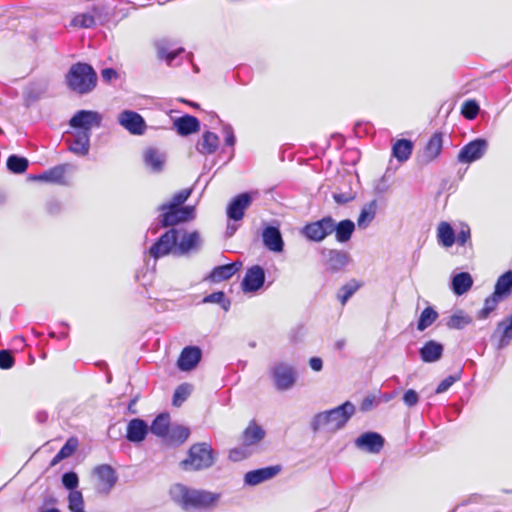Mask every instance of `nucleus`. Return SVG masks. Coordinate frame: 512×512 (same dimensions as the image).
<instances>
[{
    "instance_id": "f704fd0d",
    "label": "nucleus",
    "mask_w": 512,
    "mask_h": 512,
    "mask_svg": "<svg viewBox=\"0 0 512 512\" xmlns=\"http://www.w3.org/2000/svg\"><path fill=\"white\" fill-rule=\"evenodd\" d=\"M437 240L439 244L447 248L451 247L455 243V233L448 222L443 221L438 225Z\"/></svg>"
},
{
    "instance_id": "ddd939ff",
    "label": "nucleus",
    "mask_w": 512,
    "mask_h": 512,
    "mask_svg": "<svg viewBox=\"0 0 512 512\" xmlns=\"http://www.w3.org/2000/svg\"><path fill=\"white\" fill-rule=\"evenodd\" d=\"M252 204V197L249 193L237 195L227 207V216L234 221H240L245 215V211Z\"/></svg>"
},
{
    "instance_id": "052dcab7",
    "label": "nucleus",
    "mask_w": 512,
    "mask_h": 512,
    "mask_svg": "<svg viewBox=\"0 0 512 512\" xmlns=\"http://www.w3.org/2000/svg\"><path fill=\"white\" fill-rule=\"evenodd\" d=\"M333 199L338 204H346L354 199L351 193H334Z\"/></svg>"
},
{
    "instance_id": "7ed1b4c3",
    "label": "nucleus",
    "mask_w": 512,
    "mask_h": 512,
    "mask_svg": "<svg viewBox=\"0 0 512 512\" xmlns=\"http://www.w3.org/2000/svg\"><path fill=\"white\" fill-rule=\"evenodd\" d=\"M354 412V405L346 401L334 409L315 415L312 428L314 431L325 429L328 432H335L345 426Z\"/></svg>"
},
{
    "instance_id": "9d476101",
    "label": "nucleus",
    "mask_w": 512,
    "mask_h": 512,
    "mask_svg": "<svg viewBox=\"0 0 512 512\" xmlns=\"http://www.w3.org/2000/svg\"><path fill=\"white\" fill-rule=\"evenodd\" d=\"M487 148V141L485 139H475L467 143L458 154V161L461 163H472L480 159Z\"/></svg>"
},
{
    "instance_id": "9b49d317",
    "label": "nucleus",
    "mask_w": 512,
    "mask_h": 512,
    "mask_svg": "<svg viewBox=\"0 0 512 512\" xmlns=\"http://www.w3.org/2000/svg\"><path fill=\"white\" fill-rule=\"evenodd\" d=\"M119 123L133 135H142L146 130L143 117L137 112L125 110L119 115Z\"/></svg>"
},
{
    "instance_id": "4d7b16f0",
    "label": "nucleus",
    "mask_w": 512,
    "mask_h": 512,
    "mask_svg": "<svg viewBox=\"0 0 512 512\" xmlns=\"http://www.w3.org/2000/svg\"><path fill=\"white\" fill-rule=\"evenodd\" d=\"M403 402L406 406L408 407H413L415 406L418 401H419V396H418V393L413 390V389H409L407 390L404 395H403Z\"/></svg>"
},
{
    "instance_id": "bf43d9fd",
    "label": "nucleus",
    "mask_w": 512,
    "mask_h": 512,
    "mask_svg": "<svg viewBox=\"0 0 512 512\" xmlns=\"http://www.w3.org/2000/svg\"><path fill=\"white\" fill-rule=\"evenodd\" d=\"M470 236H471V234H470V229H469V227H468V226H466V227L462 228V229L459 231V233H458V235H457L456 240H457V242H458V244H459V245H462V246H463V245H465V244H466V242L470 239Z\"/></svg>"
},
{
    "instance_id": "6e6d98bb",
    "label": "nucleus",
    "mask_w": 512,
    "mask_h": 512,
    "mask_svg": "<svg viewBox=\"0 0 512 512\" xmlns=\"http://www.w3.org/2000/svg\"><path fill=\"white\" fill-rule=\"evenodd\" d=\"M15 359L10 351L1 350L0 351V368L7 370L14 366Z\"/></svg>"
},
{
    "instance_id": "c85d7f7f",
    "label": "nucleus",
    "mask_w": 512,
    "mask_h": 512,
    "mask_svg": "<svg viewBox=\"0 0 512 512\" xmlns=\"http://www.w3.org/2000/svg\"><path fill=\"white\" fill-rule=\"evenodd\" d=\"M378 203L377 200H371L366 203L357 218V225L359 228H366L370 225V223L374 220L377 213Z\"/></svg>"
},
{
    "instance_id": "37998d69",
    "label": "nucleus",
    "mask_w": 512,
    "mask_h": 512,
    "mask_svg": "<svg viewBox=\"0 0 512 512\" xmlns=\"http://www.w3.org/2000/svg\"><path fill=\"white\" fill-rule=\"evenodd\" d=\"M497 332L501 333L500 343L506 345L512 339V314L497 325Z\"/></svg>"
},
{
    "instance_id": "864d4df0",
    "label": "nucleus",
    "mask_w": 512,
    "mask_h": 512,
    "mask_svg": "<svg viewBox=\"0 0 512 512\" xmlns=\"http://www.w3.org/2000/svg\"><path fill=\"white\" fill-rule=\"evenodd\" d=\"M461 378V372H458L454 375H449L445 379H443L439 385L437 386L435 393L441 394L446 392L455 382L459 381Z\"/></svg>"
},
{
    "instance_id": "13d9d810",
    "label": "nucleus",
    "mask_w": 512,
    "mask_h": 512,
    "mask_svg": "<svg viewBox=\"0 0 512 512\" xmlns=\"http://www.w3.org/2000/svg\"><path fill=\"white\" fill-rule=\"evenodd\" d=\"M248 451L245 447L242 448H232L229 450V459L232 461H241L248 456Z\"/></svg>"
},
{
    "instance_id": "79ce46f5",
    "label": "nucleus",
    "mask_w": 512,
    "mask_h": 512,
    "mask_svg": "<svg viewBox=\"0 0 512 512\" xmlns=\"http://www.w3.org/2000/svg\"><path fill=\"white\" fill-rule=\"evenodd\" d=\"M7 168L16 174L24 173L28 168V160L24 157H19L17 155H11L7 159Z\"/></svg>"
},
{
    "instance_id": "bb28decb",
    "label": "nucleus",
    "mask_w": 512,
    "mask_h": 512,
    "mask_svg": "<svg viewBox=\"0 0 512 512\" xmlns=\"http://www.w3.org/2000/svg\"><path fill=\"white\" fill-rule=\"evenodd\" d=\"M263 242L271 251L280 252L283 249V240L278 228L269 226L263 232Z\"/></svg>"
},
{
    "instance_id": "3c124183",
    "label": "nucleus",
    "mask_w": 512,
    "mask_h": 512,
    "mask_svg": "<svg viewBox=\"0 0 512 512\" xmlns=\"http://www.w3.org/2000/svg\"><path fill=\"white\" fill-rule=\"evenodd\" d=\"M192 193L191 188H186L175 193L169 203H164V205L178 206L184 207L183 204L187 201Z\"/></svg>"
},
{
    "instance_id": "a878e982",
    "label": "nucleus",
    "mask_w": 512,
    "mask_h": 512,
    "mask_svg": "<svg viewBox=\"0 0 512 512\" xmlns=\"http://www.w3.org/2000/svg\"><path fill=\"white\" fill-rule=\"evenodd\" d=\"M348 261H349V256L344 251L331 249V250H328V252H327L326 265H327V268L332 272L339 271V270L343 269L348 264Z\"/></svg>"
},
{
    "instance_id": "0e129e2a",
    "label": "nucleus",
    "mask_w": 512,
    "mask_h": 512,
    "mask_svg": "<svg viewBox=\"0 0 512 512\" xmlns=\"http://www.w3.org/2000/svg\"><path fill=\"white\" fill-rule=\"evenodd\" d=\"M309 365H310L312 370L318 372V371H320L322 369L323 362H322V359L319 358V357H312L309 360Z\"/></svg>"
},
{
    "instance_id": "58836bf2",
    "label": "nucleus",
    "mask_w": 512,
    "mask_h": 512,
    "mask_svg": "<svg viewBox=\"0 0 512 512\" xmlns=\"http://www.w3.org/2000/svg\"><path fill=\"white\" fill-rule=\"evenodd\" d=\"M501 299L502 297L495 295L493 292L489 297L485 299L483 307L477 312V318L479 320L488 318L489 315L497 308Z\"/></svg>"
},
{
    "instance_id": "39448f33",
    "label": "nucleus",
    "mask_w": 512,
    "mask_h": 512,
    "mask_svg": "<svg viewBox=\"0 0 512 512\" xmlns=\"http://www.w3.org/2000/svg\"><path fill=\"white\" fill-rule=\"evenodd\" d=\"M214 463V452L210 444L201 442L193 444L187 457L181 461L184 470L200 471L211 467Z\"/></svg>"
},
{
    "instance_id": "b1692460",
    "label": "nucleus",
    "mask_w": 512,
    "mask_h": 512,
    "mask_svg": "<svg viewBox=\"0 0 512 512\" xmlns=\"http://www.w3.org/2000/svg\"><path fill=\"white\" fill-rule=\"evenodd\" d=\"M356 444L371 453H378L383 448L384 439L376 432H366L357 438Z\"/></svg>"
},
{
    "instance_id": "a211bd4d",
    "label": "nucleus",
    "mask_w": 512,
    "mask_h": 512,
    "mask_svg": "<svg viewBox=\"0 0 512 512\" xmlns=\"http://www.w3.org/2000/svg\"><path fill=\"white\" fill-rule=\"evenodd\" d=\"M242 267L241 261H236L230 264L220 265L214 267L208 279L213 283H219L225 280L230 279L234 274H236Z\"/></svg>"
},
{
    "instance_id": "393cba45",
    "label": "nucleus",
    "mask_w": 512,
    "mask_h": 512,
    "mask_svg": "<svg viewBox=\"0 0 512 512\" xmlns=\"http://www.w3.org/2000/svg\"><path fill=\"white\" fill-rule=\"evenodd\" d=\"M174 126L179 135L187 136L198 132L200 129L199 120L192 115H184L174 121Z\"/></svg>"
},
{
    "instance_id": "5701e85b",
    "label": "nucleus",
    "mask_w": 512,
    "mask_h": 512,
    "mask_svg": "<svg viewBox=\"0 0 512 512\" xmlns=\"http://www.w3.org/2000/svg\"><path fill=\"white\" fill-rule=\"evenodd\" d=\"M148 432L147 423L139 418L129 421L126 429V438L130 442H141L145 439Z\"/></svg>"
},
{
    "instance_id": "4c0bfd02",
    "label": "nucleus",
    "mask_w": 512,
    "mask_h": 512,
    "mask_svg": "<svg viewBox=\"0 0 512 512\" xmlns=\"http://www.w3.org/2000/svg\"><path fill=\"white\" fill-rule=\"evenodd\" d=\"M190 435L189 428L181 425H177L173 427L171 430H169L168 436L166 438L168 439V442L172 445H180L184 443Z\"/></svg>"
},
{
    "instance_id": "4be33fe9",
    "label": "nucleus",
    "mask_w": 512,
    "mask_h": 512,
    "mask_svg": "<svg viewBox=\"0 0 512 512\" xmlns=\"http://www.w3.org/2000/svg\"><path fill=\"white\" fill-rule=\"evenodd\" d=\"M444 347L435 340H429L419 350L420 358L425 363L438 361L443 355Z\"/></svg>"
},
{
    "instance_id": "ea45409f",
    "label": "nucleus",
    "mask_w": 512,
    "mask_h": 512,
    "mask_svg": "<svg viewBox=\"0 0 512 512\" xmlns=\"http://www.w3.org/2000/svg\"><path fill=\"white\" fill-rule=\"evenodd\" d=\"M144 161L155 172H160L164 165L163 156L155 149H148L145 152Z\"/></svg>"
},
{
    "instance_id": "2eb2a0df",
    "label": "nucleus",
    "mask_w": 512,
    "mask_h": 512,
    "mask_svg": "<svg viewBox=\"0 0 512 512\" xmlns=\"http://www.w3.org/2000/svg\"><path fill=\"white\" fill-rule=\"evenodd\" d=\"M280 465L268 466L249 471L244 476V481L250 486L258 485L264 481L270 480L281 471Z\"/></svg>"
},
{
    "instance_id": "c756f323",
    "label": "nucleus",
    "mask_w": 512,
    "mask_h": 512,
    "mask_svg": "<svg viewBox=\"0 0 512 512\" xmlns=\"http://www.w3.org/2000/svg\"><path fill=\"white\" fill-rule=\"evenodd\" d=\"M413 151V142L408 139H399L392 146V154L399 162L407 161Z\"/></svg>"
},
{
    "instance_id": "20e7f679",
    "label": "nucleus",
    "mask_w": 512,
    "mask_h": 512,
    "mask_svg": "<svg viewBox=\"0 0 512 512\" xmlns=\"http://www.w3.org/2000/svg\"><path fill=\"white\" fill-rule=\"evenodd\" d=\"M65 79L68 88L81 95L91 92L97 84L95 70L91 65L83 62L73 64Z\"/></svg>"
},
{
    "instance_id": "c03bdc74",
    "label": "nucleus",
    "mask_w": 512,
    "mask_h": 512,
    "mask_svg": "<svg viewBox=\"0 0 512 512\" xmlns=\"http://www.w3.org/2000/svg\"><path fill=\"white\" fill-rule=\"evenodd\" d=\"M68 509L70 512H86L83 495L80 491H70L68 495Z\"/></svg>"
},
{
    "instance_id": "cd10ccee",
    "label": "nucleus",
    "mask_w": 512,
    "mask_h": 512,
    "mask_svg": "<svg viewBox=\"0 0 512 512\" xmlns=\"http://www.w3.org/2000/svg\"><path fill=\"white\" fill-rule=\"evenodd\" d=\"M219 147V137L210 131H206L198 142L197 150L203 155H210L217 151Z\"/></svg>"
},
{
    "instance_id": "f3484780",
    "label": "nucleus",
    "mask_w": 512,
    "mask_h": 512,
    "mask_svg": "<svg viewBox=\"0 0 512 512\" xmlns=\"http://www.w3.org/2000/svg\"><path fill=\"white\" fill-rule=\"evenodd\" d=\"M443 147V134L441 132H435L426 143L423 153L421 155V161L425 164L436 160L442 151Z\"/></svg>"
},
{
    "instance_id": "7c9ffc66",
    "label": "nucleus",
    "mask_w": 512,
    "mask_h": 512,
    "mask_svg": "<svg viewBox=\"0 0 512 512\" xmlns=\"http://www.w3.org/2000/svg\"><path fill=\"white\" fill-rule=\"evenodd\" d=\"M65 172L66 165H58L36 176L35 179L48 181L55 184H65Z\"/></svg>"
},
{
    "instance_id": "a18cd8bd",
    "label": "nucleus",
    "mask_w": 512,
    "mask_h": 512,
    "mask_svg": "<svg viewBox=\"0 0 512 512\" xmlns=\"http://www.w3.org/2000/svg\"><path fill=\"white\" fill-rule=\"evenodd\" d=\"M184 51L183 48H177V49H170L167 46L164 45H158L157 46V57L160 60H165L168 64H171V62L182 52Z\"/></svg>"
},
{
    "instance_id": "72a5a7b5",
    "label": "nucleus",
    "mask_w": 512,
    "mask_h": 512,
    "mask_svg": "<svg viewBox=\"0 0 512 512\" xmlns=\"http://www.w3.org/2000/svg\"><path fill=\"white\" fill-rule=\"evenodd\" d=\"M150 430L156 436L166 438L170 430V415L168 413L159 414L153 420Z\"/></svg>"
},
{
    "instance_id": "f03ea898",
    "label": "nucleus",
    "mask_w": 512,
    "mask_h": 512,
    "mask_svg": "<svg viewBox=\"0 0 512 512\" xmlns=\"http://www.w3.org/2000/svg\"><path fill=\"white\" fill-rule=\"evenodd\" d=\"M102 117L98 112L80 110L69 120V125L74 129L73 140L69 142V150L78 155L86 156L90 149V136L92 128L101 125Z\"/></svg>"
},
{
    "instance_id": "6ab92c4d",
    "label": "nucleus",
    "mask_w": 512,
    "mask_h": 512,
    "mask_svg": "<svg viewBox=\"0 0 512 512\" xmlns=\"http://www.w3.org/2000/svg\"><path fill=\"white\" fill-rule=\"evenodd\" d=\"M200 244V235L197 231H183L176 241V255H185L196 249Z\"/></svg>"
},
{
    "instance_id": "6e6552de",
    "label": "nucleus",
    "mask_w": 512,
    "mask_h": 512,
    "mask_svg": "<svg viewBox=\"0 0 512 512\" xmlns=\"http://www.w3.org/2000/svg\"><path fill=\"white\" fill-rule=\"evenodd\" d=\"M334 231V220L326 216L318 221L308 223L303 228V234L309 240L320 242Z\"/></svg>"
},
{
    "instance_id": "774afa93",
    "label": "nucleus",
    "mask_w": 512,
    "mask_h": 512,
    "mask_svg": "<svg viewBox=\"0 0 512 512\" xmlns=\"http://www.w3.org/2000/svg\"><path fill=\"white\" fill-rule=\"evenodd\" d=\"M43 512H60V510H58L57 508H51V509H47Z\"/></svg>"
},
{
    "instance_id": "f8f14e48",
    "label": "nucleus",
    "mask_w": 512,
    "mask_h": 512,
    "mask_svg": "<svg viewBox=\"0 0 512 512\" xmlns=\"http://www.w3.org/2000/svg\"><path fill=\"white\" fill-rule=\"evenodd\" d=\"M265 281V272L259 265L247 269L242 280L241 288L244 292H255L259 290Z\"/></svg>"
},
{
    "instance_id": "1a4fd4ad",
    "label": "nucleus",
    "mask_w": 512,
    "mask_h": 512,
    "mask_svg": "<svg viewBox=\"0 0 512 512\" xmlns=\"http://www.w3.org/2000/svg\"><path fill=\"white\" fill-rule=\"evenodd\" d=\"M274 384L277 390L290 389L296 382L297 374L294 368L286 363L280 362L272 369Z\"/></svg>"
},
{
    "instance_id": "5fc2aeb1",
    "label": "nucleus",
    "mask_w": 512,
    "mask_h": 512,
    "mask_svg": "<svg viewBox=\"0 0 512 512\" xmlns=\"http://www.w3.org/2000/svg\"><path fill=\"white\" fill-rule=\"evenodd\" d=\"M62 483L67 489L76 491L75 489L79 483L77 474L75 472L64 473L62 476Z\"/></svg>"
},
{
    "instance_id": "e2e57ef3",
    "label": "nucleus",
    "mask_w": 512,
    "mask_h": 512,
    "mask_svg": "<svg viewBox=\"0 0 512 512\" xmlns=\"http://www.w3.org/2000/svg\"><path fill=\"white\" fill-rule=\"evenodd\" d=\"M101 76L105 81H111L117 78V72L113 68H105L101 71Z\"/></svg>"
},
{
    "instance_id": "412c9836",
    "label": "nucleus",
    "mask_w": 512,
    "mask_h": 512,
    "mask_svg": "<svg viewBox=\"0 0 512 512\" xmlns=\"http://www.w3.org/2000/svg\"><path fill=\"white\" fill-rule=\"evenodd\" d=\"M102 13V7L93 6L91 12L75 15L71 20V26L85 29L93 28L96 25V18L100 17Z\"/></svg>"
},
{
    "instance_id": "4468645a",
    "label": "nucleus",
    "mask_w": 512,
    "mask_h": 512,
    "mask_svg": "<svg viewBox=\"0 0 512 512\" xmlns=\"http://www.w3.org/2000/svg\"><path fill=\"white\" fill-rule=\"evenodd\" d=\"M201 350L196 346H187L182 349L177 366L181 371H190L194 369L201 360Z\"/></svg>"
},
{
    "instance_id": "f257e3e1",
    "label": "nucleus",
    "mask_w": 512,
    "mask_h": 512,
    "mask_svg": "<svg viewBox=\"0 0 512 512\" xmlns=\"http://www.w3.org/2000/svg\"><path fill=\"white\" fill-rule=\"evenodd\" d=\"M170 499L183 511H210L221 498L220 493L197 489L183 483H174L168 491Z\"/></svg>"
},
{
    "instance_id": "c9c22d12",
    "label": "nucleus",
    "mask_w": 512,
    "mask_h": 512,
    "mask_svg": "<svg viewBox=\"0 0 512 512\" xmlns=\"http://www.w3.org/2000/svg\"><path fill=\"white\" fill-rule=\"evenodd\" d=\"M78 447V439L76 437H70L66 443L61 447L58 453L53 457L51 465L54 466L60 461L72 456Z\"/></svg>"
},
{
    "instance_id": "dca6fc26",
    "label": "nucleus",
    "mask_w": 512,
    "mask_h": 512,
    "mask_svg": "<svg viewBox=\"0 0 512 512\" xmlns=\"http://www.w3.org/2000/svg\"><path fill=\"white\" fill-rule=\"evenodd\" d=\"M94 474L97 477L100 489L108 493L117 482V475L115 470L108 464H102L94 469Z\"/></svg>"
},
{
    "instance_id": "de8ad7c7",
    "label": "nucleus",
    "mask_w": 512,
    "mask_h": 512,
    "mask_svg": "<svg viewBox=\"0 0 512 512\" xmlns=\"http://www.w3.org/2000/svg\"><path fill=\"white\" fill-rule=\"evenodd\" d=\"M472 322V319L464 315L463 312H459L456 314H453L448 322L447 326L450 329H463L466 325L470 324Z\"/></svg>"
},
{
    "instance_id": "e433bc0d",
    "label": "nucleus",
    "mask_w": 512,
    "mask_h": 512,
    "mask_svg": "<svg viewBox=\"0 0 512 512\" xmlns=\"http://www.w3.org/2000/svg\"><path fill=\"white\" fill-rule=\"evenodd\" d=\"M512 290V276L509 272L501 275L495 284L494 293L495 295H499L502 298H505L510 295Z\"/></svg>"
},
{
    "instance_id": "8fccbe9b",
    "label": "nucleus",
    "mask_w": 512,
    "mask_h": 512,
    "mask_svg": "<svg viewBox=\"0 0 512 512\" xmlns=\"http://www.w3.org/2000/svg\"><path fill=\"white\" fill-rule=\"evenodd\" d=\"M479 113V105L475 100H466L461 106V114L468 120H473Z\"/></svg>"
},
{
    "instance_id": "423d86ee",
    "label": "nucleus",
    "mask_w": 512,
    "mask_h": 512,
    "mask_svg": "<svg viewBox=\"0 0 512 512\" xmlns=\"http://www.w3.org/2000/svg\"><path fill=\"white\" fill-rule=\"evenodd\" d=\"M161 211L160 223L162 227H173L180 223H185L194 219V206H171L162 204L159 207Z\"/></svg>"
},
{
    "instance_id": "aec40b11",
    "label": "nucleus",
    "mask_w": 512,
    "mask_h": 512,
    "mask_svg": "<svg viewBox=\"0 0 512 512\" xmlns=\"http://www.w3.org/2000/svg\"><path fill=\"white\" fill-rule=\"evenodd\" d=\"M265 436V431L254 420L250 421L248 426L242 432L241 443L242 446L248 448L252 445L258 444Z\"/></svg>"
},
{
    "instance_id": "0eeeda50",
    "label": "nucleus",
    "mask_w": 512,
    "mask_h": 512,
    "mask_svg": "<svg viewBox=\"0 0 512 512\" xmlns=\"http://www.w3.org/2000/svg\"><path fill=\"white\" fill-rule=\"evenodd\" d=\"M179 231L171 228L162 234L157 241L149 248V255L154 259H159L173 253L176 255V241Z\"/></svg>"
},
{
    "instance_id": "49530a36",
    "label": "nucleus",
    "mask_w": 512,
    "mask_h": 512,
    "mask_svg": "<svg viewBox=\"0 0 512 512\" xmlns=\"http://www.w3.org/2000/svg\"><path fill=\"white\" fill-rule=\"evenodd\" d=\"M360 284H358L355 280L343 285L339 293L337 295L339 301L344 306L349 298L359 289Z\"/></svg>"
},
{
    "instance_id": "680f3d73",
    "label": "nucleus",
    "mask_w": 512,
    "mask_h": 512,
    "mask_svg": "<svg viewBox=\"0 0 512 512\" xmlns=\"http://www.w3.org/2000/svg\"><path fill=\"white\" fill-rule=\"evenodd\" d=\"M374 402H375L374 396L365 397L360 404V410L363 412L369 411L374 406Z\"/></svg>"
},
{
    "instance_id": "69168bd1",
    "label": "nucleus",
    "mask_w": 512,
    "mask_h": 512,
    "mask_svg": "<svg viewBox=\"0 0 512 512\" xmlns=\"http://www.w3.org/2000/svg\"><path fill=\"white\" fill-rule=\"evenodd\" d=\"M224 141L227 146H234L236 139L232 131L227 132Z\"/></svg>"
},
{
    "instance_id": "2f4dec72",
    "label": "nucleus",
    "mask_w": 512,
    "mask_h": 512,
    "mask_svg": "<svg viewBox=\"0 0 512 512\" xmlns=\"http://www.w3.org/2000/svg\"><path fill=\"white\" fill-rule=\"evenodd\" d=\"M355 230V224L349 219L340 221L338 224L334 223L335 239L340 243L349 241Z\"/></svg>"
},
{
    "instance_id": "a19ab883",
    "label": "nucleus",
    "mask_w": 512,
    "mask_h": 512,
    "mask_svg": "<svg viewBox=\"0 0 512 512\" xmlns=\"http://www.w3.org/2000/svg\"><path fill=\"white\" fill-rule=\"evenodd\" d=\"M437 317L438 313L432 307H426L420 314L417 329L419 331H424L436 321Z\"/></svg>"
},
{
    "instance_id": "473e14b6",
    "label": "nucleus",
    "mask_w": 512,
    "mask_h": 512,
    "mask_svg": "<svg viewBox=\"0 0 512 512\" xmlns=\"http://www.w3.org/2000/svg\"><path fill=\"white\" fill-rule=\"evenodd\" d=\"M473 285V279L467 272L456 274L452 279V289L456 295H463L468 292Z\"/></svg>"
},
{
    "instance_id": "338daca9",
    "label": "nucleus",
    "mask_w": 512,
    "mask_h": 512,
    "mask_svg": "<svg viewBox=\"0 0 512 512\" xmlns=\"http://www.w3.org/2000/svg\"><path fill=\"white\" fill-rule=\"evenodd\" d=\"M136 402H137V398H134V399H132V400L129 402L127 409H128V411H129L130 413L135 414V413L137 412V411L134 409V406H135Z\"/></svg>"
},
{
    "instance_id": "603ef678",
    "label": "nucleus",
    "mask_w": 512,
    "mask_h": 512,
    "mask_svg": "<svg viewBox=\"0 0 512 512\" xmlns=\"http://www.w3.org/2000/svg\"><path fill=\"white\" fill-rule=\"evenodd\" d=\"M204 303H218L220 304L225 310L228 309V306L230 302L226 299L224 292L217 291L214 293H211L204 297L203 299Z\"/></svg>"
},
{
    "instance_id": "09e8293b",
    "label": "nucleus",
    "mask_w": 512,
    "mask_h": 512,
    "mask_svg": "<svg viewBox=\"0 0 512 512\" xmlns=\"http://www.w3.org/2000/svg\"><path fill=\"white\" fill-rule=\"evenodd\" d=\"M191 389L188 384H181L179 385L173 395L172 404L175 407H180L184 401L188 398L190 395Z\"/></svg>"
}]
</instances>
